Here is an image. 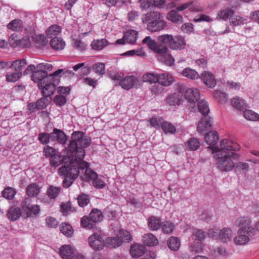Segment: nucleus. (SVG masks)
<instances>
[{
    "instance_id": "obj_1",
    "label": "nucleus",
    "mask_w": 259,
    "mask_h": 259,
    "mask_svg": "<svg viewBox=\"0 0 259 259\" xmlns=\"http://www.w3.org/2000/svg\"><path fill=\"white\" fill-rule=\"evenodd\" d=\"M240 145L236 142L227 139H223L220 141V147H215L218 151L214 153L217 166L222 171H230L234 167V163L232 158L237 159L239 155L234 151L240 149Z\"/></svg>"
},
{
    "instance_id": "obj_2",
    "label": "nucleus",
    "mask_w": 259,
    "mask_h": 259,
    "mask_svg": "<svg viewBox=\"0 0 259 259\" xmlns=\"http://www.w3.org/2000/svg\"><path fill=\"white\" fill-rule=\"evenodd\" d=\"M72 141L70 142L68 150L71 153L73 160L77 162L76 166L78 169L85 170L90 169L89 163L85 162L83 159L85 156L84 148L88 147L91 143V140L84 136L81 132H75L72 135Z\"/></svg>"
},
{
    "instance_id": "obj_3",
    "label": "nucleus",
    "mask_w": 259,
    "mask_h": 259,
    "mask_svg": "<svg viewBox=\"0 0 259 259\" xmlns=\"http://www.w3.org/2000/svg\"><path fill=\"white\" fill-rule=\"evenodd\" d=\"M62 72L65 76L72 77L74 75L71 70H64L62 69H58L48 75L45 70L37 68L32 72L31 77L34 82L38 83L39 89H43L45 94L48 95L52 93L54 87H56L58 84V79L55 77Z\"/></svg>"
},
{
    "instance_id": "obj_4",
    "label": "nucleus",
    "mask_w": 259,
    "mask_h": 259,
    "mask_svg": "<svg viewBox=\"0 0 259 259\" xmlns=\"http://www.w3.org/2000/svg\"><path fill=\"white\" fill-rule=\"evenodd\" d=\"M141 19L143 23H148L147 29L151 32L160 31L166 26V22L163 20L162 16L158 12L152 11L143 15Z\"/></svg>"
},
{
    "instance_id": "obj_5",
    "label": "nucleus",
    "mask_w": 259,
    "mask_h": 259,
    "mask_svg": "<svg viewBox=\"0 0 259 259\" xmlns=\"http://www.w3.org/2000/svg\"><path fill=\"white\" fill-rule=\"evenodd\" d=\"M251 220L247 217H242L236 219L235 224L236 226L240 227L238 230L241 232H246V234H254L255 229L251 226Z\"/></svg>"
},
{
    "instance_id": "obj_6",
    "label": "nucleus",
    "mask_w": 259,
    "mask_h": 259,
    "mask_svg": "<svg viewBox=\"0 0 259 259\" xmlns=\"http://www.w3.org/2000/svg\"><path fill=\"white\" fill-rule=\"evenodd\" d=\"M82 180L85 181L92 180L93 185L97 189H102L105 186V182L98 178L97 174L91 169H87L83 175H81Z\"/></svg>"
},
{
    "instance_id": "obj_7",
    "label": "nucleus",
    "mask_w": 259,
    "mask_h": 259,
    "mask_svg": "<svg viewBox=\"0 0 259 259\" xmlns=\"http://www.w3.org/2000/svg\"><path fill=\"white\" fill-rule=\"evenodd\" d=\"M90 246L96 250H100L104 244L102 232L100 229H96L93 234L89 238Z\"/></svg>"
},
{
    "instance_id": "obj_8",
    "label": "nucleus",
    "mask_w": 259,
    "mask_h": 259,
    "mask_svg": "<svg viewBox=\"0 0 259 259\" xmlns=\"http://www.w3.org/2000/svg\"><path fill=\"white\" fill-rule=\"evenodd\" d=\"M138 34V32L136 30H128L124 33L122 38L116 40L115 44L118 45H123L125 43L134 44L137 41Z\"/></svg>"
},
{
    "instance_id": "obj_9",
    "label": "nucleus",
    "mask_w": 259,
    "mask_h": 259,
    "mask_svg": "<svg viewBox=\"0 0 259 259\" xmlns=\"http://www.w3.org/2000/svg\"><path fill=\"white\" fill-rule=\"evenodd\" d=\"M219 139V136L218 133L214 131L209 132L204 136L205 142L209 145V148L211 149L213 154L218 151L217 149L216 151H215L214 149L215 147H220V143L217 144Z\"/></svg>"
},
{
    "instance_id": "obj_10",
    "label": "nucleus",
    "mask_w": 259,
    "mask_h": 259,
    "mask_svg": "<svg viewBox=\"0 0 259 259\" xmlns=\"http://www.w3.org/2000/svg\"><path fill=\"white\" fill-rule=\"evenodd\" d=\"M119 85L124 90H128L133 87L138 88L140 83L137 78L133 75L126 76L122 77L119 81Z\"/></svg>"
},
{
    "instance_id": "obj_11",
    "label": "nucleus",
    "mask_w": 259,
    "mask_h": 259,
    "mask_svg": "<svg viewBox=\"0 0 259 259\" xmlns=\"http://www.w3.org/2000/svg\"><path fill=\"white\" fill-rule=\"evenodd\" d=\"M185 98L190 103L189 106L193 107L196 102L200 99V93L199 90L196 88H190L187 89L184 93Z\"/></svg>"
},
{
    "instance_id": "obj_12",
    "label": "nucleus",
    "mask_w": 259,
    "mask_h": 259,
    "mask_svg": "<svg viewBox=\"0 0 259 259\" xmlns=\"http://www.w3.org/2000/svg\"><path fill=\"white\" fill-rule=\"evenodd\" d=\"M212 123V119L210 116L208 115H202L201 120L198 123V132L202 133L205 131H208L211 128Z\"/></svg>"
},
{
    "instance_id": "obj_13",
    "label": "nucleus",
    "mask_w": 259,
    "mask_h": 259,
    "mask_svg": "<svg viewBox=\"0 0 259 259\" xmlns=\"http://www.w3.org/2000/svg\"><path fill=\"white\" fill-rule=\"evenodd\" d=\"M56 89V87H54V90L51 94H45V93L43 92V89H40L41 91V93L43 95V97L39 99L35 104V108L41 110L45 108L47 106L49 105L51 101V98L50 96L53 94Z\"/></svg>"
},
{
    "instance_id": "obj_14",
    "label": "nucleus",
    "mask_w": 259,
    "mask_h": 259,
    "mask_svg": "<svg viewBox=\"0 0 259 259\" xmlns=\"http://www.w3.org/2000/svg\"><path fill=\"white\" fill-rule=\"evenodd\" d=\"M71 153L69 152L67 156L62 157L61 155L57 152L53 156L50 158V164L55 167L58 166L61 163H68L71 161Z\"/></svg>"
},
{
    "instance_id": "obj_15",
    "label": "nucleus",
    "mask_w": 259,
    "mask_h": 259,
    "mask_svg": "<svg viewBox=\"0 0 259 259\" xmlns=\"http://www.w3.org/2000/svg\"><path fill=\"white\" fill-rule=\"evenodd\" d=\"M204 83L208 88H212L216 85V81L214 75L209 71H203L200 77Z\"/></svg>"
},
{
    "instance_id": "obj_16",
    "label": "nucleus",
    "mask_w": 259,
    "mask_h": 259,
    "mask_svg": "<svg viewBox=\"0 0 259 259\" xmlns=\"http://www.w3.org/2000/svg\"><path fill=\"white\" fill-rule=\"evenodd\" d=\"M186 45L184 37L179 35L173 37L171 42L169 44V48L174 50H181L184 49Z\"/></svg>"
},
{
    "instance_id": "obj_17",
    "label": "nucleus",
    "mask_w": 259,
    "mask_h": 259,
    "mask_svg": "<svg viewBox=\"0 0 259 259\" xmlns=\"http://www.w3.org/2000/svg\"><path fill=\"white\" fill-rule=\"evenodd\" d=\"M238 235L233 239L234 244L236 245H242L246 244L250 240L249 238L254 234H246V232H241L238 230Z\"/></svg>"
},
{
    "instance_id": "obj_18",
    "label": "nucleus",
    "mask_w": 259,
    "mask_h": 259,
    "mask_svg": "<svg viewBox=\"0 0 259 259\" xmlns=\"http://www.w3.org/2000/svg\"><path fill=\"white\" fill-rule=\"evenodd\" d=\"M233 237V231L230 228H224L220 230L219 234V240L224 243L231 241Z\"/></svg>"
},
{
    "instance_id": "obj_19",
    "label": "nucleus",
    "mask_w": 259,
    "mask_h": 259,
    "mask_svg": "<svg viewBox=\"0 0 259 259\" xmlns=\"http://www.w3.org/2000/svg\"><path fill=\"white\" fill-rule=\"evenodd\" d=\"M60 254L63 259H72L74 256V249L69 245H62L60 248Z\"/></svg>"
},
{
    "instance_id": "obj_20",
    "label": "nucleus",
    "mask_w": 259,
    "mask_h": 259,
    "mask_svg": "<svg viewBox=\"0 0 259 259\" xmlns=\"http://www.w3.org/2000/svg\"><path fill=\"white\" fill-rule=\"evenodd\" d=\"M234 14V11L230 8H226L219 10L216 16V19L220 21H227Z\"/></svg>"
},
{
    "instance_id": "obj_21",
    "label": "nucleus",
    "mask_w": 259,
    "mask_h": 259,
    "mask_svg": "<svg viewBox=\"0 0 259 259\" xmlns=\"http://www.w3.org/2000/svg\"><path fill=\"white\" fill-rule=\"evenodd\" d=\"M70 160L71 161L68 162L69 163L68 177H70L72 180H75L77 178L80 172L77 166H76V164H77L76 161L73 160V157H70Z\"/></svg>"
},
{
    "instance_id": "obj_22",
    "label": "nucleus",
    "mask_w": 259,
    "mask_h": 259,
    "mask_svg": "<svg viewBox=\"0 0 259 259\" xmlns=\"http://www.w3.org/2000/svg\"><path fill=\"white\" fill-rule=\"evenodd\" d=\"M174 80L173 76L168 73H161L157 75V82L163 86L169 85Z\"/></svg>"
},
{
    "instance_id": "obj_23",
    "label": "nucleus",
    "mask_w": 259,
    "mask_h": 259,
    "mask_svg": "<svg viewBox=\"0 0 259 259\" xmlns=\"http://www.w3.org/2000/svg\"><path fill=\"white\" fill-rule=\"evenodd\" d=\"M51 139L53 141H57L61 144H64L66 141V136L61 130L55 128L51 133Z\"/></svg>"
},
{
    "instance_id": "obj_24",
    "label": "nucleus",
    "mask_w": 259,
    "mask_h": 259,
    "mask_svg": "<svg viewBox=\"0 0 259 259\" xmlns=\"http://www.w3.org/2000/svg\"><path fill=\"white\" fill-rule=\"evenodd\" d=\"M176 9L171 10L166 15V19L168 21L176 24H181L184 21L183 16L178 13Z\"/></svg>"
},
{
    "instance_id": "obj_25",
    "label": "nucleus",
    "mask_w": 259,
    "mask_h": 259,
    "mask_svg": "<svg viewBox=\"0 0 259 259\" xmlns=\"http://www.w3.org/2000/svg\"><path fill=\"white\" fill-rule=\"evenodd\" d=\"M179 92L181 95L175 93L167 97L166 101L169 105H179L180 103L183 93L184 92V89L183 88H180Z\"/></svg>"
},
{
    "instance_id": "obj_26",
    "label": "nucleus",
    "mask_w": 259,
    "mask_h": 259,
    "mask_svg": "<svg viewBox=\"0 0 259 259\" xmlns=\"http://www.w3.org/2000/svg\"><path fill=\"white\" fill-rule=\"evenodd\" d=\"M148 227L152 231H157L161 228V222L160 218L152 215L148 219Z\"/></svg>"
},
{
    "instance_id": "obj_27",
    "label": "nucleus",
    "mask_w": 259,
    "mask_h": 259,
    "mask_svg": "<svg viewBox=\"0 0 259 259\" xmlns=\"http://www.w3.org/2000/svg\"><path fill=\"white\" fill-rule=\"evenodd\" d=\"M145 249V247L144 245L135 244L131 246L130 253L133 257L138 258L144 254Z\"/></svg>"
},
{
    "instance_id": "obj_28",
    "label": "nucleus",
    "mask_w": 259,
    "mask_h": 259,
    "mask_svg": "<svg viewBox=\"0 0 259 259\" xmlns=\"http://www.w3.org/2000/svg\"><path fill=\"white\" fill-rule=\"evenodd\" d=\"M21 214V209L16 206L11 207L8 210L7 215L12 221L17 220Z\"/></svg>"
},
{
    "instance_id": "obj_29",
    "label": "nucleus",
    "mask_w": 259,
    "mask_h": 259,
    "mask_svg": "<svg viewBox=\"0 0 259 259\" xmlns=\"http://www.w3.org/2000/svg\"><path fill=\"white\" fill-rule=\"evenodd\" d=\"M50 45L52 49L56 51L63 50L65 46V42L61 37H54L50 40Z\"/></svg>"
},
{
    "instance_id": "obj_30",
    "label": "nucleus",
    "mask_w": 259,
    "mask_h": 259,
    "mask_svg": "<svg viewBox=\"0 0 259 259\" xmlns=\"http://www.w3.org/2000/svg\"><path fill=\"white\" fill-rule=\"evenodd\" d=\"M27 64V62L25 59H18L13 61L10 67L14 71L22 72V70Z\"/></svg>"
},
{
    "instance_id": "obj_31",
    "label": "nucleus",
    "mask_w": 259,
    "mask_h": 259,
    "mask_svg": "<svg viewBox=\"0 0 259 259\" xmlns=\"http://www.w3.org/2000/svg\"><path fill=\"white\" fill-rule=\"evenodd\" d=\"M143 241L145 245L149 246L156 245L158 243L157 238L151 233H147L143 236Z\"/></svg>"
},
{
    "instance_id": "obj_32",
    "label": "nucleus",
    "mask_w": 259,
    "mask_h": 259,
    "mask_svg": "<svg viewBox=\"0 0 259 259\" xmlns=\"http://www.w3.org/2000/svg\"><path fill=\"white\" fill-rule=\"evenodd\" d=\"M80 225L82 228L89 230L96 228V224L90 216L83 217L81 219Z\"/></svg>"
},
{
    "instance_id": "obj_33",
    "label": "nucleus",
    "mask_w": 259,
    "mask_h": 259,
    "mask_svg": "<svg viewBox=\"0 0 259 259\" xmlns=\"http://www.w3.org/2000/svg\"><path fill=\"white\" fill-rule=\"evenodd\" d=\"M231 103L232 106L238 110H243L247 107L245 101L238 97L232 99Z\"/></svg>"
},
{
    "instance_id": "obj_34",
    "label": "nucleus",
    "mask_w": 259,
    "mask_h": 259,
    "mask_svg": "<svg viewBox=\"0 0 259 259\" xmlns=\"http://www.w3.org/2000/svg\"><path fill=\"white\" fill-rule=\"evenodd\" d=\"M104 244L110 248H116L121 245V240L117 237H107L105 241Z\"/></svg>"
},
{
    "instance_id": "obj_35",
    "label": "nucleus",
    "mask_w": 259,
    "mask_h": 259,
    "mask_svg": "<svg viewBox=\"0 0 259 259\" xmlns=\"http://www.w3.org/2000/svg\"><path fill=\"white\" fill-rule=\"evenodd\" d=\"M200 146L199 140L195 138H191L185 144L186 150L195 151L198 150Z\"/></svg>"
},
{
    "instance_id": "obj_36",
    "label": "nucleus",
    "mask_w": 259,
    "mask_h": 259,
    "mask_svg": "<svg viewBox=\"0 0 259 259\" xmlns=\"http://www.w3.org/2000/svg\"><path fill=\"white\" fill-rule=\"evenodd\" d=\"M182 74L184 76L193 80L198 79L200 77V75L195 70L189 67L185 68L183 70Z\"/></svg>"
},
{
    "instance_id": "obj_37",
    "label": "nucleus",
    "mask_w": 259,
    "mask_h": 259,
    "mask_svg": "<svg viewBox=\"0 0 259 259\" xmlns=\"http://www.w3.org/2000/svg\"><path fill=\"white\" fill-rule=\"evenodd\" d=\"M61 31V27L58 25H52L49 27L46 30V35L49 38L57 37L60 34Z\"/></svg>"
},
{
    "instance_id": "obj_38",
    "label": "nucleus",
    "mask_w": 259,
    "mask_h": 259,
    "mask_svg": "<svg viewBox=\"0 0 259 259\" xmlns=\"http://www.w3.org/2000/svg\"><path fill=\"white\" fill-rule=\"evenodd\" d=\"M197 102L198 109L202 115H208L209 112V108L207 102L204 100L200 99Z\"/></svg>"
},
{
    "instance_id": "obj_39",
    "label": "nucleus",
    "mask_w": 259,
    "mask_h": 259,
    "mask_svg": "<svg viewBox=\"0 0 259 259\" xmlns=\"http://www.w3.org/2000/svg\"><path fill=\"white\" fill-rule=\"evenodd\" d=\"M108 42L105 39L94 40L91 46L92 49L97 51L102 50L106 46H108Z\"/></svg>"
},
{
    "instance_id": "obj_40",
    "label": "nucleus",
    "mask_w": 259,
    "mask_h": 259,
    "mask_svg": "<svg viewBox=\"0 0 259 259\" xmlns=\"http://www.w3.org/2000/svg\"><path fill=\"white\" fill-rule=\"evenodd\" d=\"M61 189L59 187L50 186L47 191V195L51 199H55L61 192Z\"/></svg>"
},
{
    "instance_id": "obj_41",
    "label": "nucleus",
    "mask_w": 259,
    "mask_h": 259,
    "mask_svg": "<svg viewBox=\"0 0 259 259\" xmlns=\"http://www.w3.org/2000/svg\"><path fill=\"white\" fill-rule=\"evenodd\" d=\"M40 192V188L36 183H32L27 187L26 194L30 197H35Z\"/></svg>"
},
{
    "instance_id": "obj_42",
    "label": "nucleus",
    "mask_w": 259,
    "mask_h": 259,
    "mask_svg": "<svg viewBox=\"0 0 259 259\" xmlns=\"http://www.w3.org/2000/svg\"><path fill=\"white\" fill-rule=\"evenodd\" d=\"M32 39L38 48L45 46L48 42L46 36L42 34H35L32 36Z\"/></svg>"
},
{
    "instance_id": "obj_43",
    "label": "nucleus",
    "mask_w": 259,
    "mask_h": 259,
    "mask_svg": "<svg viewBox=\"0 0 259 259\" xmlns=\"http://www.w3.org/2000/svg\"><path fill=\"white\" fill-rule=\"evenodd\" d=\"M7 27L13 31H19L23 28V22L20 19H14L7 25Z\"/></svg>"
},
{
    "instance_id": "obj_44",
    "label": "nucleus",
    "mask_w": 259,
    "mask_h": 259,
    "mask_svg": "<svg viewBox=\"0 0 259 259\" xmlns=\"http://www.w3.org/2000/svg\"><path fill=\"white\" fill-rule=\"evenodd\" d=\"M158 60L168 66H172L175 63L174 58L168 52L163 56L158 57Z\"/></svg>"
},
{
    "instance_id": "obj_45",
    "label": "nucleus",
    "mask_w": 259,
    "mask_h": 259,
    "mask_svg": "<svg viewBox=\"0 0 259 259\" xmlns=\"http://www.w3.org/2000/svg\"><path fill=\"white\" fill-rule=\"evenodd\" d=\"M71 44L74 48L80 51H83L86 49V45L81 41L79 36L77 38L72 36Z\"/></svg>"
},
{
    "instance_id": "obj_46",
    "label": "nucleus",
    "mask_w": 259,
    "mask_h": 259,
    "mask_svg": "<svg viewBox=\"0 0 259 259\" xmlns=\"http://www.w3.org/2000/svg\"><path fill=\"white\" fill-rule=\"evenodd\" d=\"M16 194V191L15 189L10 187L5 188L2 192L3 197L8 200H12Z\"/></svg>"
},
{
    "instance_id": "obj_47",
    "label": "nucleus",
    "mask_w": 259,
    "mask_h": 259,
    "mask_svg": "<svg viewBox=\"0 0 259 259\" xmlns=\"http://www.w3.org/2000/svg\"><path fill=\"white\" fill-rule=\"evenodd\" d=\"M89 216L96 225L98 222H101L103 219L101 211L98 209H93L90 212Z\"/></svg>"
},
{
    "instance_id": "obj_48",
    "label": "nucleus",
    "mask_w": 259,
    "mask_h": 259,
    "mask_svg": "<svg viewBox=\"0 0 259 259\" xmlns=\"http://www.w3.org/2000/svg\"><path fill=\"white\" fill-rule=\"evenodd\" d=\"M167 244L170 249L177 250L180 246V240L178 237H171L167 241Z\"/></svg>"
},
{
    "instance_id": "obj_49",
    "label": "nucleus",
    "mask_w": 259,
    "mask_h": 259,
    "mask_svg": "<svg viewBox=\"0 0 259 259\" xmlns=\"http://www.w3.org/2000/svg\"><path fill=\"white\" fill-rule=\"evenodd\" d=\"M40 212V207L38 205L31 204L30 207H29L28 211H25L24 213L27 217L33 218L36 217V215Z\"/></svg>"
},
{
    "instance_id": "obj_50",
    "label": "nucleus",
    "mask_w": 259,
    "mask_h": 259,
    "mask_svg": "<svg viewBox=\"0 0 259 259\" xmlns=\"http://www.w3.org/2000/svg\"><path fill=\"white\" fill-rule=\"evenodd\" d=\"M60 229L61 232L67 237L71 236L73 233L71 226L67 223H62L60 226Z\"/></svg>"
},
{
    "instance_id": "obj_51",
    "label": "nucleus",
    "mask_w": 259,
    "mask_h": 259,
    "mask_svg": "<svg viewBox=\"0 0 259 259\" xmlns=\"http://www.w3.org/2000/svg\"><path fill=\"white\" fill-rule=\"evenodd\" d=\"M243 116L245 119L248 120L255 121L259 119V115L250 110L244 109Z\"/></svg>"
},
{
    "instance_id": "obj_52",
    "label": "nucleus",
    "mask_w": 259,
    "mask_h": 259,
    "mask_svg": "<svg viewBox=\"0 0 259 259\" xmlns=\"http://www.w3.org/2000/svg\"><path fill=\"white\" fill-rule=\"evenodd\" d=\"M164 121V120L163 118L158 116L153 117L149 119L151 125L156 129H159L160 127L162 128Z\"/></svg>"
},
{
    "instance_id": "obj_53",
    "label": "nucleus",
    "mask_w": 259,
    "mask_h": 259,
    "mask_svg": "<svg viewBox=\"0 0 259 259\" xmlns=\"http://www.w3.org/2000/svg\"><path fill=\"white\" fill-rule=\"evenodd\" d=\"M22 76L21 72H17L15 71L13 73H8L6 77L7 81L15 82L18 80Z\"/></svg>"
},
{
    "instance_id": "obj_54",
    "label": "nucleus",
    "mask_w": 259,
    "mask_h": 259,
    "mask_svg": "<svg viewBox=\"0 0 259 259\" xmlns=\"http://www.w3.org/2000/svg\"><path fill=\"white\" fill-rule=\"evenodd\" d=\"M161 228L164 233L170 234L175 228V225L170 222L166 221L161 224Z\"/></svg>"
},
{
    "instance_id": "obj_55",
    "label": "nucleus",
    "mask_w": 259,
    "mask_h": 259,
    "mask_svg": "<svg viewBox=\"0 0 259 259\" xmlns=\"http://www.w3.org/2000/svg\"><path fill=\"white\" fill-rule=\"evenodd\" d=\"M117 237L121 240V243L123 242H129L132 240V236L130 232L124 230H120L119 231Z\"/></svg>"
},
{
    "instance_id": "obj_56",
    "label": "nucleus",
    "mask_w": 259,
    "mask_h": 259,
    "mask_svg": "<svg viewBox=\"0 0 259 259\" xmlns=\"http://www.w3.org/2000/svg\"><path fill=\"white\" fill-rule=\"evenodd\" d=\"M161 128L165 133H169L174 134L176 131L175 126L172 123L165 120L163 122Z\"/></svg>"
},
{
    "instance_id": "obj_57",
    "label": "nucleus",
    "mask_w": 259,
    "mask_h": 259,
    "mask_svg": "<svg viewBox=\"0 0 259 259\" xmlns=\"http://www.w3.org/2000/svg\"><path fill=\"white\" fill-rule=\"evenodd\" d=\"M153 51L157 55L158 57L161 55L163 56L168 52V48L166 46H164L162 44L156 45Z\"/></svg>"
},
{
    "instance_id": "obj_58",
    "label": "nucleus",
    "mask_w": 259,
    "mask_h": 259,
    "mask_svg": "<svg viewBox=\"0 0 259 259\" xmlns=\"http://www.w3.org/2000/svg\"><path fill=\"white\" fill-rule=\"evenodd\" d=\"M157 75L156 74L147 73L143 75L142 79L144 82H149L151 84L157 82Z\"/></svg>"
},
{
    "instance_id": "obj_59",
    "label": "nucleus",
    "mask_w": 259,
    "mask_h": 259,
    "mask_svg": "<svg viewBox=\"0 0 259 259\" xmlns=\"http://www.w3.org/2000/svg\"><path fill=\"white\" fill-rule=\"evenodd\" d=\"M246 20L239 16H235L233 17L230 20V24L236 26L241 24H245Z\"/></svg>"
},
{
    "instance_id": "obj_60",
    "label": "nucleus",
    "mask_w": 259,
    "mask_h": 259,
    "mask_svg": "<svg viewBox=\"0 0 259 259\" xmlns=\"http://www.w3.org/2000/svg\"><path fill=\"white\" fill-rule=\"evenodd\" d=\"M172 38V35L166 34L159 36L157 39L161 44L168 45L169 47V44L171 42Z\"/></svg>"
},
{
    "instance_id": "obj_61",
    "label": "nucleus",
    "mask_w": 259,
    "mask_h": 259,
    "mask_svg": "<svg viewBox=\"0 0 259 259\" xmlns=\"http://www.w3.org/2000/svg\"><path fill=\"white\" fill-rule=\"evenodd\" d=\"M78 205L81 207H84L88 205L90 202L89 196L88 195L82 194L77 197Z\"/></svg>"
},
{
    "instance_id": "obj_62",
    "label": "nucleus",
    "mask_w": 259,
    "mask_h": 259,
    "mask_svg": "<svg viewBox=\"0 0 259 259\" xmlns=\"http://www.w3.org/2000/svg\"><path fill=\"white\" fill-rule=\"evenodd\" d=\"M46 224L48 228H55L58 226L59 222L56 218L48 217L46 219Z\"/></svg>"
},
{
    "instance_id": "obj_63",
    "label": "nucleus",
    "mask_w": 259,
    "mask_h": 259,
    "mask_svg": "<svg viewBox=\"0 0 259 259\" xmlns=\"http://www.w3.org/2000/svg\"><path fill=\"white\" fill-rule=\"evenodd\" d=\"M50 139H51V134L42 133L38 135V140L42 144H48Z\"/></svg>"
},
{
    "instance_id": "obj_64",
    "label": "nucleus",
    "mask_w": 259,
    "mask_h": 259,
    "mask_svg": "<svg viewBox=\"0 0 259 259\" xmlns=\"http://www.w3.org/2000/svg\"><path fill=\"white\" fill-rule=\"evenodd\" d=\"M93 69L94 72L99 75H102L105 73V65L103 63H98L94 65Z\"/></svg>"
}]
</instances>
